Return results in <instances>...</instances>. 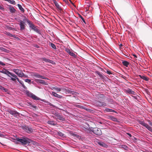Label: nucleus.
<instances>
[{"label": "nucleus", "mask_w": 152, "mask_h": 152, "mask_svg": "<svg viewBox=\"0 0 152 152\" xmlns=\"http://www.w3.org/2000/svg\"><path fill=\"white\" fill-rule=\"evenodd\" d=\"M16 140L18 141L21 142L24 145L29 144L32 141V140L26 137H22L20 138H17Z\"/></svg>", "instance_id": "obj_1"}, {"label": "nucleus", "mask_w": 152, "mask_h": 152, "mask_svg": "<svg viewBox=\"0 0 152 152\" xmlns=\"http://www.w3.org/2000/svg\"><path fill=\"white\" fill-rule=\"evenodd\" d=\"M48 123L49 124L53 125V126L56 125L57 124L55 121H48Z\"/></svg>", "instance_id": "obj_20"}, {"label": "nucleus", "mask_w": 152, "mask_h": 152, "mask_svg": "<svg viewBox=\"0 0 152 152\" xmlns=\"http://www.w3.org/2000/svg\"><path fill=\"white\" fill-rule=\"evenodd\" d=\"M34 76L37 78H41L44 79H48V78L44 77V76L40 75L39 74L35 73L34 74Z\"/></svg>", "instance_id": "obj_12"}, {"label": "nucleus", "mask_w": 152, "mask_h": 152, "mask_svg": "<svg viewBox=\"0 0 152 152\" xmlns=\"http://www.w3.org/2000/svg\"><path fill=\"white\" fill-rule=\"evenodd\" d=\"M23 129L28 133H31L33 132V130L31 128L25 126L23 127Z\"/></svg>", "instance_id": "obj_10"}, {"label": "nucleus", "mask_w": 152, "mask_h": 152, "mask_svg": "<svg viewBox=\"0 0 152 152\" xmlns=\"http://www.w3.org/2000/svg\"><path fill=\"white\" fill-rule=\"evenodd\" d=\"M95 104L98 107H105L107 106L106 103L103 102H100L97 100L95 101Z\"/></svg>", "instance_id": "obj_8"}, {"label": "nucleus", "mask_w": 152, "mask_h": 152, "mask_svg": "<svg viewBox=\"0 0 152 152\" xmlns=\"http://www.w3.org/2000/svg\"><path fill=\"white\" fill-rule=\"evenodd\" d=\"M7 111L10 113V114L14 116L15 117H17L20 115L19 113L16 111L11 109L8 110Z\"/></svg>", "instance_id": "obj_7"}, {"label": "nucleus", "mask_w": 152, "mask_h": 152, "mask_svg": "<svg viewBox=\"0 0 152 152\" xmlns=\"http://www.w3.org/2000/svg\"><path fill=\"white\" fill-rule=\"evenodd\" d=\"M13 71L19 77H27L25 74L22 72V71L18 69H13Z\"/></svg>", "instance_id": "obj_4"}, {"label": "nucleus", "mask_w": 152, "mask_h": 152, "mask_svg": "<svg viewBox=\"0 0 152 152\" xmlns=\"http://www.w3.org/2000/svg\"><path fill=\"white\" fill-rule=\"evenodd\" d=\"M8 8L10 12L12 13H14L15 12L16 10L12 6L9 5Z\"/></svg>", "instance_id": "obj_14"}, {"label": "nucleus", "mask_w": 152, "mask_h": 152, "mask_svg": "<svg viewBox=\"0 0 152 152\" xmlns=\"http://www.w3.org/2000/svg\"><path fill=\"white\" fill-rule=\"evenodd\" d=\"M70 93H71V94H73V92H74L73 91H69V92Z\"/></svg>", "instance_id": "obj_52"}, {"label": "nucleus", "mask_w": 152, "mask_h": 152, "mask_svg": "<svg viewBox=\"0 0 152 152\" xmlns=\"http://www.w3.org/2000/svg\"><path fill=\"white\" fill-rule=\"evenodd\" d=\"M96 73L97 74L99 77L101 78H103L104 76L100 72L98 71H96Z\"/></svg>", "instance_id": "obj_28"}, {"label": "nucleus", "mask_w": 152, "mask_h": 152, "mask_svg": "<svg viewBox=\"0 0 152 152\" xmlns=\"http://www.w3.org/2000/svg\"><path fill=\"white\" fill-rule=\"evenodd\" d=\"M122 45L121 44H120V46H122Z\"/></svg>", "instance_id": "obj_61"}, {"label": "nucleus", "mask_w": 152, "mask_h": 152, "mask_svg": "<svg viewBox=\"0 0 152 152\" xmlns=\"http://www.w3.org/2000/svg\"><path fill=\"white\" fill-rule=\"evenodd\" d=\"M26 94L28 95V96L32 97L33 94L29 92V91H28L26 92Z\"/></svg>", "instance_id": "obj_31"}, {"label": "nucleus", "mask_w": 152, "mask_h": 152, "mask_svg": "<svg viewBox=\"0 0 152 152\" xmlns=\"http://www.w3.org/2000/svg\"><path fill=\"white\" fill-rule=\"evenodd\" d=\"M109 118L110 119L113 121H116V122L118 121L117 119L116 118H115V117H114L113 116H110L109 117Z\"/></svg>", "instance_id": "obj_19"}, {"label": "nucleus", "mask_w": 152, "mask_h": 152, "mask_svg": "<svg viewBox=\"0 0 152 152\" xmlns=\"http://www.w3.org/2000/svg\"><path fill=\"white\" fill-rule=\"evenodd\" d=\"M139 123L145 127L149 131L152 132V128H151V127L149 126L148 124L142 121H139Z\"/></svg>", "instance_id": "obj_6"}, {"label": "nucleus", "mask_w": 152, "mask_h": 152, "mask_svg": "<svg viewBox=\"0 0 152 152\" xmlns=\"http://www.w3.org/2000/svg\"><path fill=\"white\" fill-rule=\"evenodd\" d=\"M69 1L71 2V3H72V4H73V3H72V1H71V0H69Z\"/></svg>", "instance_id": "obj_56"}, {"label": "nucleus", "mask_w": 152, "mask_h": 152, "mask_svg": "<svg viewBox=\"0 0 152 152\" xmlns=\"http://www.w3.org/2000/svg\"><path fill=\"white\" fill-rule=\"evenodd\" d=\"M16 78V79L17 80H18V81L19 82V83H20V82L21 81L20 80H19V79L17 77V78Z\"/></svg>", "instance_id": "obj_49"}, {"label": "nucleus", "mask_w": 152, "mask_h": 152, "mask_svg": "<svg viewBox=\"0 0 152 152\" xmlns=\"http://www.w3.org/2000/svg\"><path fill=\"white\" fill-rule=\"evenodd\" d=\"M1 72L4 74L7 75L9 77H11V76L9 75L10 74H11V72L9 71L5 70L4 71L3 70L1 71Z\"/></svg>", "instance_id": "obj_18"}, {"label": "nucleus", "mask_w": 152, "mask_h": 152, "mask_svg": "<svg viewBox=\"0 0 152 152\" xmlns=\"http://www.w3.org/2000/svg\"><path fill=\"white\" fill-rule=\"evenodd\" d=\"M63 1L65 2L66 3L67 2V1H66V0H63Z\"/></svg>", "instance_id": "obj_58"}, {"label": "nucleus", "mask_w": 152, "mask_h": 152, "mask_svg": "<svg viewBox=\"0 0 152 152\" xmlns=\"http://www.w3.org/2000/svg\"><path fill=\"white\" fill-rule=\"evenodd\" d=\"M77 107H78L79 108H82V106H80V105H77Z\"/></svg>", "instance_id": "obj_54"}, {"label": "nucleus", "mask_w": 152, "mask_h": 152, "mask_svg": "<svg viewBox=\"0 0 152 152\" xmlns=\"http://www.w3.org/2000/svg\"><path fill=\"white\" fill-rule=\"evenodd\" d=\"M53 1L55 6L58 10L60 11L62 10V9H61V7L56 0H53Z\"/></svg>", "instance_id": "obj_13"}, {"label": "nucleus", "mask_w": 152, "mask_h": 152, "mask_svg": "<svg viewBox=\"0 0 152 152\" xmlns=\"http://www.w3.org/2000/svg\"><path fill=\"white\" fill-rule=\"evenodd\" d=\"M133 56H134L135 57V58H137V56H136V55H135V54H134V55H133Z\"/></svg>", "instance_id": "obj_55"}, {"label": "nucleus", "mask_w": 152, "mask_h": 152, "mask_svg": "<svg viewBox=\"0 0 152 152\" xmlns=\"http://www.w3.org/2000/svg\"><path fill=\"white\" fill-rule=\"evenodd\" d=\"M20 83L22 86V87H23V88L25 89H26L27 88L24 85L23 82L22 81H21L20 82V83Z\"/></svg>", "instance_id": "obj_36"}, {"label": "nucleus", "mask_w": 152, "mask_h": 152, "mask_svg": "<svg viewBox=\"0 0 152 152\" xmlns=\"http://www.w3.org/2000/svg\"><path fill=\"white\" fill-rule=\"evenodd\" d=\"M33 99L35 100H39L40 99L39 98L36 96L35 95L33 94L32 97Z\"/></svg>", "instance_id": "obj_29"}, {"label": "nucleus", "mask_w": 152, "mask_h": 152, "mask_svg": "<svg viewBox=\"0 0 152 152\" xmlns=\"http://www.w3.org/2000/svg\"><path fill=\"white\" fill-rule=\"evenodd\" d=\"M98 144L100 146H102L104 147L106 145L104 143L102 142H98Z\"/></svg>", "instance_id": "obj_32"}, {"label": "nucleus", "mask_w": 152, "mask_h": 152, "mask_svg": "<svg viewBox=\"0 0 152 152\" xmlns=\"http://www.w3.org/2000/svg\"><path fill=\"white\" fill-rule=\"evenodd\" d=\"M148 124L151 126L152 127V122L149 120L148 121Z\"/></svg>", "instance_id": "obj_42"}, {"label": "nucleus", "mask_w": 152, "mask_h": 152, "mask_svg": "<svg viewBox=\"0 0 152 152\" xmlns=\"http://www.w3.org/2000/svg\"><path fill=\"white\" fill-rule=\"evenodd\" d=\"M31 106L32 107H33V108H35V109H36L37 107L36 106L33 105H32Z\"/></svg>", "instance_id": "obj_47"}, {"label": "nucleus", "mask_w": 152, "mask_h": 152, "mask_svg": "<svg viewBox=\"0 0 152 152\" xmlns=\"http://www.w3.org/2000/svg\"><path fill=\"white\" fill-rule=\"evenodd\" d=\"M42 60L46 62H49L51 63L52 62V60L46 59L45 58H42Z\"/></svg>", "instance_id": "obj_24"}, {"label": "nucleus", "mask_w": 152, "mask_h": 152, "mask_svg": "<svg viewBox=\"0 0 152 152\" xmlns=\"http://www.w3.org/2000/svg\"><path fill=\"white\" fill-rule=\"evenodd\" d=\"M80 18L83 21V22L85 23V24H86V21L84 19V18H83V17L81 16V15H80Z\"/></svg>", "instance_id": "obj_40"}, {"label": "nucleus", "mask_w": 152, "mask_h": 152, "mask_svg": "<svg viewBox=\"0 0 152 152\" xmlns=\"http://www.w3.org/2000/svg\"><path fill=\"white\" fill-rule=\"evenodd\" d=\"M0 89L5 92H6L7 90V89L1 86V85H0Z\"/></svg>", "instance_id": "obj_33"}, {"label": "nucleus", "mask_w": 152, "mask_h": 152, "mask_svg": "<svg viewBox=\"0 0 152 152\" xmlns=\"http://www.w3.org/2000/svg\"><path fill=\"white\" fill-rule=\"evenodd\" d=\"M123 64L126 66L128 67V65L129 64V63L128 62L126 61H123L122 62Z\"/></svg>", "instance_id": "obj_22"}, {"label": "nucleus", "mask_w": 152, "mask_h": 152, "mask_svg": "<svg viewBox=\"0 0 152 152\" xmlns=\"http://www.w3.org/2000/svg\"><path fill=\"white\" fill-rule=\"evenodd\" d=\"M151 112H152V111H151Z\"/></svg>", "instance_id": "obj_62"}, {"label": "nucleus", "mask_w": 152, "mask_h": 152, "mask_svg": "<svg viewBox=\"0 0 152 152\" xmlns=\"http://www.w3.org/2000/svg\"><path fill=\"white\" fill-rule=\"evenodd\" d=\"M127 134L129 135V136H130V137H132V135L131 134L129 133H127Z\"/></svg>", "instance_id": "obj_53"}, {"label": "nucleus", "mask_w": 152, "mask_h": 152, "mask_svg": "<svg viewBox=\"0 0 152 152\" xmlns=\"http://www.w3.org/2000/svg\"><path fill=\"white\" fill-rule=\"evenodd\" d=\"M50 45L53 48L55 49H56V45L54 44L51 43H50Z\"/></svg>", "instance_id": "obj_37"}, {"label": "nucleus", "mask_w": 152, "mask_h": 152, "mask_svg": "<svg viewBox=\"0 0 152 152\" xmlns=\"http://www.w3.org/2000/svg\"><path fill=\"white\" fill-rule=\"evenodd\" d=\"M104 111H106V112H115V111L114 110H113L112 109H109L107 108H105L104 110Z\"/></svg>", "instance_id": "obj_21"}, {"label": "nucleus", "mask_w": 152, "mask_h": 152, "mask_svg": "<svg viewBox=\"0 0 152 152\" xmlns=\"http://www.w3.org/2000/svg\"><path fill=\"white\" fill-rule=\"evenodd\" d=\"M39 83L42 84L43 85H47L48 83L45 82L44 80H39Z\"/></svg>", "instance_id": "obj_27"}, {"label": "nucleus", "mask_w": 152, "mask_h": 152, "mask_svg": "<svg viewBox=\"0 0 152 152\" xmlns=\"http://www.w3.org/2000/svg\"><path fill=\"white\" fill-rule=\"evenodd\" d=\"M26 21L28 23L30 28H31L32 29L34 30V31L38 33L40 32L38 29H37V27L34 24L31 23L30 20H26Z\"/></svg>", "instance_id": "obj_3"}, {"label": "nucleus", "mask_w": 152, "mask_h": 152, "mask_svg": "<svg viewBox=\"0 0 152 152\" xmlns=\"http://www.w3.org/2000/svg\"><path fill=\"white\" fill-rule=\"evenodd\" d=\"M52 113L54 115L53 117V118H55L56 120H59L61 121H64L65 119L63 116L60 115L59 113H58L56 111H53Z\"/></svg>", "instance_id": "obj_2"}, {"label": "nucleus", "mask_w": 152, "mask_h": 152, "mask_svg": "<svg viewBox=\"0 0 152 152\" xmlns=\"http://www.w3.org/2000/svg\"><path fill=\"white\" fill-rule=\"evenodd\" d=\"M58 134L60 136L62 137L64 136V134L62 133V132H58Z\"/></svg>", "instance_id": "obj_38"}, {"label": "nucleus", "mask_w": 152, "mask_h": 152, "mask_svg": "<svg viewBox=\"0 0 152 152\" xmlns=\"http://www.w3.org/2000/svg\"><path fill=\"white\" fill-rule=\"evenodd\" d=\"M52 94L54 96L57 97L60 99L62 97V96H61L59 95L53 91L52 92Z\"/></svg>", "instance_id": "obj_17"}, {"label": "nucleus", "mask_w": 152, "mask_h": 152, "mask_svg": "<svg viewBox=\"0 0 152 152\" xmlns=\"http://www.w3.org/2000/svg\"><path fill=\"white\" fill-rule=\"evenodd\" d=\"M18 6L21 11L23 13L24 12V9L22 7V6L20 4H18Z\"/></svg>", "instance_id": "obj_25"}, {"label": "nucleus", "mask_w": 152, "mask_h": 152, "mask_svg": "<svg viewBox=\"0 0 152 152\" xmlns=\"http://www.w3.org/2000/svg\"><path fill=\"white\" fill-rule=\"evenodd\" d=\"M10 75L13 77L17 78V76L13 73H11V74H10Z\"/></svg>", "instance_id": "obj_39"}, {"label": "nucleus", "mask_w": 152, "mask_h": 152, "mask_svg": "<svg viewBox=\"0 0 152 152\" xmlns=\"http://www.w3.org/2000/svg\"><path fill=\"white\" fill-rule=\"evenodd\" d=\"M52 90L53 89V90H55L56 91H57V92H58L62 90H64V89L62 88H59L56 87H52Z\"/></svg>", "instance_id": "obj_16"}, {"label": "nucleus", "mask_w": 152, "mask_h": 152, "mask_svg": "<svg viewBox=\"0 0 152 152\" xmlns=\"http://www.w3.org/2000/svg\"><path fill=\"white\" fill-rule=\"evenodd\" d=\"M25 81L26 82L28 83H29L31 81V80L30 79H25Z\"/></svg>", "instance_id": "obj_41"}, {"label": "nucleus", "mask_w": 152, "mask_h": 152, "mask_svg": "<svg viewBox=\"0 0 152 152\" xmlns=\"http://www.w3.org/2000/svg\"><path fill=\"white\" fill-rule=\"evenodd\" d=\"M126 92L128 93L129 94H132L133 95H135L136 93L135 92L132 91V89H128L126 90Z\"/></svg>", "instance_id": "obj_15"}, {"label": "nucleus", "mask_w": 152, "mask_h": 152, "mask_svg": "<svg viewBox=\"0 0 152 152\" xmlns=\"http://www.w3.org/2000/svg\"><path fill=\"white\" fill-rule=\"evenodd\" d=\"M0 9L1 10H4V8L3 6H1L0 5Z\"/></svg>", "instance_id": "obj_48"}, {"label": "nucleus", "mask_w": 152, "mask_h": 152, "mask_svg": "<svg viewBox=\"0 0 152 152\" xmlns=\"http://www.w3.org/2000/svg\"><path fill=\"white\" fill-rule=\"evenodd\" d=\"M0 64L3 66L5 65V64H4L2 62L0 61Z\"/></svg>", "instance_id": "obj_46"}, {"label": "nucleus", "mask_w": 152, "mask_h": 152, "mask_svg": "<svg viewBox=\"0 0 152 152\" xmlns=\"http://www.w3.org/2000/svg\"><path fill=\"white\" fill-rule=\"evenodd\" d=\"M65 50L71 56L74 57L76 55L72 51L69 49L66 48L65 49Z\"/></svg>", "instance_id": "obj_11"}, {"label": "nucleus", "mask_w": 152, "mask_h": 152, "mask_svg": "<svg viewBox=\"0 0 152 152\" xmlns=\"http://www.w3.org/2000/svg\"><path fill=\"white\" fill-rule=\"evenodd\" d=\"M146 93H147V94H149V92L148 90V89H146Z\"/></svg>", "instance_id": "obj_50"}, {"label": "nucleus", "mask_w": 152, "mask_h": 152, "mask_svg": "<svg viewBox=\"0 0 152 152\" xmlns=\"http://www.w3.org/2000/svg\"><path fill=\"white\" fill-rule=\"evenodd\" d=\"M121 148H123L125 150H127L128 147L127 146L125 145H122L121 147Z\"/></svg>", "instance_id": "obj_35"}, {"label": "nucleus", "mask_w": 152, "mask_h": 152, "mask_svg": "<svg viewBox=\"0 0 152 152\" xmlns=\"http://www.w3.org/2000/svg\"><path fill=\"white\" fill-rule=\"evenodd\" d=\"M8 2L11 4L14 5L15 4H16L15 1L13 0H9Z\"/></svg>", "instance_id": "obj_34"}, {"label": "nucleus", "mask_w": 152, "mask_h": 152, "mask_svg": "<svg viewBox=\"0 0 152 152\" xmlns=\"http://www.w3.org/2000/svg\"><path fill=\"white\" fill-rule=\"evenodd\" d=\"M40 80V79H35V81L37 82H39V80Z\"/></svg>", "instance_id": "obj_45"}, {"label": "nucleus", "mask_w": 152, "mask_h": 152, "mask_svg": "<svg viewBox=\"0 0 152 152\" xmlns=\"http://www.w3.org/2000/svg\"><path fill=\"white\" fill-rule=\"evenodd\" d=\"M76 136L77 137H78L79 136L78 135H76Z\"/></svg>", "instance_id": "obj_57"}, {"label": "nucleus", "mask_w": 152, "mask_h": 152, "mask_svg": "<svg viewBox=\"0 0 152 152\" xmlns=\"http://www.w3.org/2000/svg\"><path fill=\"white\" fill-rule=\"evenodd\" d=\"M10 77L11 78V80H12L13 81H16V78H15V77Z\"/></svg>", "instance_id": "obj_43"}, {"label": "nucleus", "mask_w": 152, "mask_h": 152, "mask_svg": "<svg viewBox=\"0 0 152 152\" xmlns=\"http://www.w3.org/2000/svg\"><path fill=\"white\" fill-rule=\"evenodd\" d=\"M98 123H99L101 124H102V122H98Z\"/></svg>", "instance_id": "obj_59"}, {"label": "nucleus", "mask_w": 152, "mask_h": 152, "mask_svg": "<svg viewBox=\"0 0 152 152\" xmlns=\"http://www.w3.org/2000/svg\"><path fill=\"white\" fill-rule=\"evenodd\" d=\"M139 76L141 78L145 81H148L149 79L148 78L144 76L139 75Z\"/></svg>", "instance_id": "obj_23"}, {"label": "nucleus", "mask_w": 152, "mask_h": 152, "mask_svg": "<svg viewBox=\"0 0 152 152\" xmlns=\"http://www.w3.org/2000/svg\"><path fill=\"white\" fill-rule=\"evenodd\" d=\"M104 96L103 94H99L98 96V98L99 99H103L104 98Z\"/></svg>", "instance_id": "obj_30"}, {"label": "nucleus", "mask_w": 152, "mask_h": 152, "mask_svg": "<svg viewBox=\"0 0 152 152\" xmlns=\"http://www.w3.org/2000/svg\"><path fill=\"white\" fill-rule=\"evenodd\" d=\"M26 20L28 19L25 17L23 19V21L20 20V21L19 25L20 27V30L21 31L24 29L25 28L26 26L25 23L26 21Z\"/></svg>", "instance_id": "obj_5"}, {"label": "nucleus", "mask_w": 152, "mask_h": 152, "mask_svg": "<svg viewBox=\"0 0 152 152\" xmlns=\"http://www.w3.org/2000/svg\"><path fill=\"white\" fill-rule=\"evenodd\" d=\"M132 97L134 98L135 99H137V97L136 96H133Z\"/></svg>", "instance_id": "obj_51"}, {"label": "nucleus", "mask_w": 152, "mask_h": 152, "mask_svg": "<svg viewBox=\"0 0 152 152\" xmlns=\"http://www.w3.org/2000/svg\"><path fill=\"white\" fill-rule=\"evenodd\" d=\"M2 135H3L2 134H0V136H1Z\"/></svg>", "instance_id": "obj_60"}, {"label": "nucleus", "mask_w": 152, "mask_h": 152, "mask_svg": "<svg viewBox=\"0 0 152 152\" xmlns=\"http://www.w3.org/2000/svg\"><path fill=\"white\" fill-rule=\"evenodd\" d=\"M93 133L98 135H100L102 134V132L101 129L97 128H94L92 131Z\"/></svg>", "instance_id": "obj_9"}, {"label": "nucleus", "mask_w": 152, "mask_h": 152, "mask_svg": "<svg viewBox=\"0 0 152 152\" xmlns=\"http://www.w3.org/2000/svg\"><path fill=\"white\" fill-rule=\"evenodd\" d=\"M7 35L9 37H14V38L17 39H19V38L18 37H16L15 35H13L12 34H10L9 32H7Z\"/></svg>", "instance_id": "obj_26"}, {"label": "nucleus", "mask_w": 152, "mask_h": 152, "mask_svg": "<svg viewBox=\"0 0 152 152\" xmlns=\"http://www.w3.org/2000/svg\"><path fill=\"white\" fill-rule=\"evenodd\" d=\"M106 72L107 74H108L109 75H110V74H112L111 72L110 71L107 70Z\"/></svg>", "instance_id": "obj_44"}]
</instances>
